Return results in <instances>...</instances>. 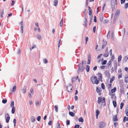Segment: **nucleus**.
<instances>
[{
	"label": "nucleus",
	"mask_w": 128,
	"mask_h": 128,
	"mask_svg": "<svg viewBox=\"0 0 128 128\" xmlns=\"http://www.w3.org/2000/svg\"><path fill=\"white\" fill-rule=\"evenodd\" d=\"M113 120L115 122L117 121L118 120V119L117 118V115H115L114 117L113 118Z\"/></svg>",
	"instance_id": "nucleus-20"
},
{
	"label": "nucleus",
	"mask_w": 128,
	"mask_h": 128,
	"mask_svg": "<svg viewBox=\"0 0 128 128\" xmlns=\"http://www.w3.org/2000/svg\"><path fill=\"white\" fill-rule=\"evenodd\" d=\"M106 125L104 122H100L99 123L98 127L99 128H103L105 127Z\"/></svg>",
	"instance_id": "nucleus-4"
},
{
	"label": "nucleus",
	"mask_w": 128,
	"mask_h": 128,
	"mask_svg": "<svg viewBox=\"0 0 128 128\" xmlns=\"http://www.w3.org/2000/svg\"><path fill=\"white\" fill-rule=\"evenodd\" d=\"M101 87L103 89H104L105 88L104 85L103 83H102L101 84Z\"/></svg>",
	"instance_id": "nucleus-39"
},
{
	"label": "nucleus",
	"mask_w": 128,
	"mask_h": 128,
	"mask_svg": "<svg viewBox=\"0 0 128 128\" xmlns=\"http://www.w3.org/2000/svg\"><path fill=\"white\" fill-rule=\"evenodd\" d=\"M37 38L40 40H41L42 39V38L40 34H38L37 35Z\"/></svg>",
	"instance_id": "nucleus-25"
},
{
	"label": "nucleus",
	"mask_w": 128,
	"mask_h": 128,
	"mask_svg": "<svg viewBox=\"0 0 128 128\" xmlns=\"http://www.w3.org/2000/svg\"><path fill=\"white\" fill-rule=\"evenodd\" d=\"M54 6H56L58 4V0H54Z\"/></svg>",
	"instance_id": "nucleus-22"
},
{
	"label": "nucleus",
	"mask_w": 128,
	"mask_h": 128,
	"mask_svg": "<svg viewBox=\"0 0 128 128\" xmlns=\"http://www.w3.org/2000/svg\"><path fill=\"white\" fill-rule=\"evenodd\" d=\"M10 106L11 107H14V102L13 101H12L11 102V103L10 104Z\"/></svg>",
	"instance_id": "nucleus-38"
},
{
	"label": "nucleus",
	"mask_w": 128,
	"mask_h": 128,
	"mask_svg": "<svg viewBox=\"0 0 128 128\" xmlns=\"http://www.w3.org/2000/svg\"><path fill=\"white\" fill-rule=\"evenodd\" d=\"M31 121L32 122H34L36 119V118L34 116H32L31 118Z\"/></svg>",
	"instance_id": "nucleus-16"
},
{
	"label": "nucleus",
	"mask_w": 128,
	"mask_h": 128,
	"mask_svg": "<svg viewBox=\"0 0 128 128\" xmlns=\"http://www.w3.org/2000/svg\"><path fill=\"white\" fill-rule=\"evenodd\" d=\"M122 58V56H121L120 55V56L118 58V62H120L121 60V59Z\"/></svg>",
	"instance_id": "nucleus-36"
},
{
	"label": "nucleus",
	"mask_w": 128,
	"mask_h": 128,
	"mask_svg": "<svg viewBox=\"0 0 128 128\" xmlns=\"http://www.w3.org/2000/svg\"><path fill=\"white\" fill-rule=\"evenodd\" d=\"M86 61H82V66H83V65H85L86 64Z\"/></svg>",
	"instance_id": "nucleus-46"
},
{
	"label": "nucleus",
	"mask_w": 128,
	"mask_h": 128,
	"mask_svg": "<svg viewBox=\"0 0 128 128\" xmlns=\"http://www.w3.org/2000/svg\"><path fill=\"white\" fill-rule=\"evenodd\" d=\"M23 28L24 27H20V29L22 30L21 32L22 34L24 32Z\"/></svg>",
	"instance_id": "nucleus-58"
},
{
	"label": "nucleus",
	"mask_w": 128,
	"mask_h": 128,
	"mask_svg": "<svg viewBox=\"0 0 128 128\" xmlns=\"http://www.w3.org/2000/svg\"><path fill=\"white\" fill-rule=\"evenodd\" d=\"M96 26H94L93 27V31L94 33H95L96 31Z\"/></svg>",
	"instance_id": "nucleus-50"
},
{
	"label": "nucleus",
	"mask_w": 128,
	"mask_h": 128,
	"mask_svg": "<svg viewBox=\"0 0 128 128\" xmlns=\"http://www.w3.org/2000/svg\"><path fill=\"white\" fill-rule=\"evenodd\" d=\"M123 121L124 122H125L126 121H128V117H127L126 116H124Z\"/></svg>",
	"instance_id": "nucleus-18"
},
{
	"label": "nucleus",
	"mask_w": 128,
	"mask_h": 128,
	"mask_svg": "<svg viewBox=\"0 0 128 128\" xmlns=\"http://www.w3.org/2000/svg\"><path fill=\"white\" fill-rule=\"evenodd\" d=\"M94 22H97V20H96V16H94Z\"/></svg>",
	"instance_id": "nucleus-51"
},
{
	"label": "nucleus",
	"mask_w": 128,
	"mask_h": 128,
	"mask_svg": "<svg viewBox=\"0 0 128 128\" xmlns=\"http://www.w3.org/2000/svg\"><path fill=\"white\" fill-rule=\"evenodd\" d=\"M107 44V42L106 41L103 43L102 48L103 49Z\"/></svg>",
	"instance_id": "nucleus-14"
},
{
	"label": "nucleus",
	"mask_w": 128,
	"mask_h": 128,
	"mask_svg": "<svg viewBox=\"0 0 128 128\" xmlns=\"http://www.w3.org/2000/svg\"><path fill=\"white\" fill-rule=\"evenodd\" d=\"M125 81L126 83L128 82V77H126L125 79Z\"/></svg>",
	"instance_id": "nucleus-41"
},
{
	"label": "nucleus",
	"mask_w": 128,
	"mask_h": 128,
	"mask_svg": "<svg viewBox=\"0 0 128 128\" xmlns=\"http://www.w3.org/2000/svg\"><path fill=\"white\" fill-rule=\"evenodd\" d=\"M114 68L116 69L117 68V63L116 62L114 64Z\"/></svg>",
	"instance_id": "nucleus-52"
},
{
	"label": "nucleus",
	"mask_w": 128,
	"mask_h": 128,
	"mask_svg": "<svg viewBox=\"0 0 128 128\" xmlns=\"http://www.w3.org/2000/svg\"><path fill=\"white\" fill-rule=\"evenodd\" d=\"M40 118H41V117L40 116H38L37 118V120L38 121H40Z\"/></svg>",
	"instance_id": "nucleus-47"
},
{
	"label": "nucleus",
	"mask_w": 128,
	"mask_h": 128,
	"mask_svg": "<svg viewBox=\"0 0 128 128\" xmlns=\"http://www.w3.org/2000/svg\"><path fill=\"white\" fill-rule=\"evenodd\" d=\"M96 115H98L100 114V112L98 110H97L96 112Z\"/></svg>",
	"instance_id": "nucleus-45"
},
{
	"label": "nucleus",
	"mask_w": 128,
	"mask_h": 128,
	"mask_svg": "<svg viewBox=\"0 0 128 128\" xmlns=\"http://www.w3.org/2000/svg\"><path fill=\"white\" fill-rule=\"evenodd\" d=\"M120 12V10H117L115 13V16L114 17V22H115V20L117 18H118L119 16V13Z\"/></svg>",
	"instance_id": "nucleus-6"
},
{
	"label": "nucleus",
	"mask_w": 128,
	"mask_h": 128,
	"mask_svg": "<svg viewBox=\"0 0 128 128\" xmlns=\"http://www.w3.org/2000/svg\"><path fill=\"white\" fill-rule=\"evenodd\" d=\"M36 104L37 106H39V101L38 100L36 101Z\"/></svg>",
	"instance_id": "nucleus-40"
},
{
	"label": "nucleus",
	"mask_w": 128,
	"mask_h": 128,
	"mask_svg": "<svg viewBox=\"0 0 128 128\" xmlns=\"http://www.w3.org/2000/svg\"><path fill=\"white\" fill-rule=\"evenodd\" d=\"M121 4H122L123 3H124L125 1V0H120Z\"/></svg>",
	"instance_id": "nucleus-56"
},
{
	"label": "nucleus",
	"mask_w": 128,
	"mask_h": 128,
	"mask_svg": "<svg viewBox=\"0 0 128 128\" xmlns=\"http://www.w3.org/2000/svg\"><path fill=\"white\" fill-rule=\"evenodd\" d=\"M26 86H24L22 90V93L25 94L26 92Z\"/></svg>",
	"instance_id": "nucleus-10"
},
{
	"label": "nucleus",
	"mask_w": 128,
	"mask_h": 128,
	"mask_svg": "<svg viewBox=\"0 0 128 128\" xmlns=\"http://www.w3.org/2000/svg\"><path fill=\"white\" fill-rule=\"evenodd\" d=\"M114 127L115 128H116V125H118V123L117 122H114Z\"/></svg>",
	"instance_id": "nucleus-62"
},
{
	"label": "nucleus",
	"mask_w": 128,
	"mask_h": 128,
	"mask_svg": "<svg viewBox=\"0 0 128 128\" xmlns=\"http://www.w3.org/2000/svg\"><path fill=\"white\" fill-rule=\"evenodd\" d=\"M104 56L107 57L108 56V52H106L105 53L103 54Z\"/></svg>",
	"instance_id": "nucleus-15"
},
{
	"label": "nucleus",
	"mask_w": 128,
	"mask_h": 128,
	"mask_svg": "<svg viewBox=\"0 0 128 128\" xmlns=\"http://www.w3.org/2000/svg\"><path fill=\"white\" fill-rule=\"evenodd\" d=\"M122 34L124 35V34L125 32V29L124 28H123L122 30Z\"/></svg>",
	"instance_id": "nucleus-28"
},
{
	"label": "nucleus",
	"mask_w": 128,
	"mask_h": 128,
	"mask_svg": "<svg viewBox=\"0 0 128 128\" xmlns=\"http://www.w3.org/2000/svg\"><path fill=\"white\" fill-rule=\"evenodd\" d=\"M128 7V3H127L126 4L124 7L125 8H127Z\"/></svg>",
	"instance_id": "nucleus-54"
},
{
	"label": "nucleus",
	"mask_w": 128,
	"mask_h": 128,
	"mask_svg": "<svg viewBox=\"0 0 128 128\" xmlns=\"http://www.w3.org/2000/svg\"><path fill=\"white\" fill-rule=\"evenodd\" d=\"M99 17L100 21L101 22H102L103 19V14H101L100 16Z\"/></svg>",
	"instance_id": "nucleus-13"
},
{
	"label": "nucleus",
	"mask_w": 128,
	"mask_h": 128,
	"mask_svg": "<svg viewBox=\"0 0 128 128\" xmlns=\"http://www.w3.org/2000/svg\"><path fill=\"white\" fill-rule=\"evenodd\" d=\"M110 4L112 10L113 11L114 9L115 2L114 0H111Z\"/></svg>",
	"instance_id": "nucleus-8"
},
{
	"label": "nucleus",
	"mask_w": 128,
	"mask_h": 128,
	"mask_svg": "<svg viewBox=\"0 0 128 128\" xmlns=\"http://www.w3.org/2000/svg\"><path fill=\"white\" fill-rule=\"evenodd\" d=\"M36 48V45H33L32 46V47L30 48V50H32V49Z\"/></svg>",
	"instance_id": "nucleus-24"
},
{
	"label": "nucleus",
	"mask_w": 128,
	"mask_h": 128,
	"mask_svg": "<svg viewBox=\"0 0 128 128\" xmlns=\"http://www.w3.org/2000/svg\"><path fill=\"white\" fill-rule=\"evenodd\" d=\"M79 121L80 122H84L83 118L82 117L80 118L79 119Z\"/></svg>",
	"instance_id": "nucleus-30"
},
{
	"label": "nucleus",
	"mask_w": 128,
	"mask_h": 128,
	"mask_svg": "<svg viewBox=\"0 0 128 128\" xmlns=\"http://www.w3.org/2000/svg\"><path fill=\"white\" fill-rule=\"evenodd\" d=\"M16 89V86H14L12 89V91L13 92H15Z\"/></svg>",
	"instance_id": "nucleus-27"
},
{
	"label": "nucleus",
	"mask_w": 128,
	"mask_h": 128,
	"mask_svg": "<svg viewBox=\"0 0 128 128\" xmlns=\"http://www.w3.org/2000/svg\"><path fill=\"white\" fill-rule=\"evenodd\" d=\"M105 66H100V68L102 69H104L105 68Z\"/></svg>",
	"instance_id": "nucleus-63"
},
{
	"label": "nucleus",
	"mask_w": 128,
	"mask_h": 128,
	"mask_svg": "<svg viewBox=\"0 0 128 128\" xmlns=\"http://www.w3.org/2000/svg\"><path fill=\"white\" fill-rule=\"evenodd\" d=\"M54 107L55 108V110L56 112H57L58 111V106H54Z\"/></svg>",
	"instance_id": "nucleus-32"
},
{
	"label": "nucleus",
	"mask_w": 128,
	"mask_h": 128,
	"mask_svg": "<svg viewBox=\"0 0 128 128\" xmlns=\"http://www.w3.org/2000/svg\"><path fill=\"white\" fill-rule=\"evenodd\" d=\"M114 79V77H113L110 80V82L112 83Z\"/></svg>",
	"instance_id": "nucleus-42"
},
{
	"label": "nucleus",
	"mask_w": 128,
	"mask_h": 128,
	"mask_svg": "<svg viewBox=\"0 0 128 128\" xmlns=\"http://www.w3.org/2000/svg\"><path fill=\"white\" fill-rule=\"evenodd\" d=\"M63 24V19H62L61 21H60V26H62V25Z\"/></svg>",
	"instance_id": "nucleus-33"
},
{
	"label": "nucleus",
	"mask_w": 128,
	"mask_h": 128,
	"mask_svg": "<svg viewBox=\"0 0 128 128\" xmlns=\"http://www.w3.org/2000/svg\"><path fill=\"white\" fill-rule=\"evenodd\" d=\"M66 124L67 125H69L70 124V121L69 120H67L66 121Z\"/></svg>",
	"instance_id": "nucleus-43"
},
{
	"label": "nucleus",
	"mask_w": 128,
	"mask_h": 128,
	"mask_svg": "<svg viewBox=\"0 0 128 128\" xmlns=\"http://www.w3.org/2000/svg\"><path fill=\"white\" fill-rule=\"evenodd\" d=\"M78 73L80 71L82 72L85 68V67L82 65L81 63H80L78 66Z\"/></svg>",
	"instance_id": "nucleus-2"
},
{
	"label": "nucleus",
	"mask_w": 128,
	"mask_h": 128,
	"mask_svg": "<svg viewBox=\"0 0 128 128\" xmlns=\"http://www.w3.org/2000/svg\"><path fill=\"white\" fill-rule=\"evenodd\" d=\"M91 82L93 84H98L99 83V81L97 80V77L96 76L92 77L91 78Z\"/></svg>",
	"instance_id": "nucleus-1"
},
{
	"label": "nucleus",
	"mask_w": 128,
	"mask_h": 128,
	"mask_svg": "<svg viewBox=\"0 0 128 128\" xmlns=\"http://www.w3.org/2000/svg\"><path fill=\"white\" fill-rule=\"evenodd\" d=\"M72 85L69 84L67 86L66 89L68 92H71L72 91Z\"/></svg>",
	"instance_id": "nucleus-5"
},
{
	"label": "nucleus",
	"mask_w": 128,
	"mask_h": 128,
	"mask_svg": "<svg viewBox=\"0 0 128 128\" xmlns=\"http://www.w3.org/2000/svg\"><path fill=\"white\" fill-rule=\"evenodd\" d=\"M80 125L78 124L74 126V128H79Z\"/></svg>",
	"instance_id": "nucleus-49"
},
{
	"label": "nucleus",
	"mask_w": 128,
	"mask_h": 128,
	"mask_svg": "<svg viewBox=\"0 0 128 128\" xmlns=\"http://www.w3.org/2000/svg\"><path fill=\"white\" fill-rule=\"evenodd\" d=\"M97 102L98 104H99L100 102H101L102 103H105V98L104 97L102 98V97L101 96L98 98Z\"/></svg>",
	"instance_id": "nucleus-3"
},
{
	"label": "nucleus",
	"mask_w": 128,
	"mask_h": 128,
	"mask_svg": "<svg viewBox=\"0 0 128 128\" xmlns=\"http://www.w3.org/2000/svg\"><path fill=\"white\" fill-rule=\"evenodd\" d=\"M88 9L89 10V12L88 13V14L89 15L91 16L92 15V10L90 8V6L88 7Z\"/></svg>",
	"instance_id": "nucleus-12"
},
{
	"label": "nucleus",
	"mask_w": 128,
	"mask_h": 128,
	"mask_svg": "<svg viewBox=\"0 0 128 128\" xmlns=\"http://www.w3.org/2000/svg\"><path fill=\"white\" fill-rule=\"evenodd\" d=\"M97 76H98L99 77L98 79L100 80L102 82V75L101 73L99 72L97 74Z\"/></svg>",
	"instance_id": "nucleus-9"
},
{
	"label": "nucleus",
	"mask_w": 128,
	"mask_h": 128,
	"mask_svg": "<svg viewBox=\"0 0 128 128\" xmlns=\"http://www.w3.org/2000/svg\"><path fill=\"white\" fill-rule=\"evenodd\" d=\"M69 115L71 116H74V114L73 112L70 111L69 112Z\"/></svg>",
	"instance_id": "nucleus-21"
},
{
	"label": "nucleus",
	"mask_w": 128,
	"mask_h": 128,
	"mask_svg": "<svg viewBox=\"0 0 128 128\" xmlns=\"http://www.w3.org/2000/svg\"><path fill=\"white\" fill-rule=\"evenodd\" d=\"M48 61L46 59H45L44 60V63L45 64L47 63L48 62Z\"/></svg>",
	"instance_id": "nucleus-55"
},
{
	"label": "nucleus",
	"mask_w": 128,
	"mask_h": 128,
	"mask_svg": "<svg viewBox=\"0 0 128 128\" xmlns=\"http://www.w3.org/2000/svg\"><path fill=\"white\" fill-rule=\"evenodd\" d=\"M7 102V100H3L2 101V103L3 104L6 103Z\"/></svg>",
	"instance_id": "nucleus-44"
},
{
	"label": "nucleus",
	"mask_w": 128,
	"mask_h": 128,
	"mask_svg": "<svg viewBox=\"0 0 128 128\" xmlns=\"http://www.w3.org/2000/svg\"><path fill=\"white\" fill-rule=\"evenodd\" d=\"M124 103L122 102L120 104V108L122 109L124 106Z\"/></svg>",
	"instance_id": "nucleus-35"
},
{
	"label": "nucleus",
	"mask_w": 128,
	"mask_h": 128,
	"mask_svg": "<svg viewBox=\"0 0 128 128\" xmlns=\"http://www.w3.org/2000/svg\"><path fill=\"white\" fill-rule=\"evenodd\" d=\"M128 112V107H127L126 108L124 112Z\"/></svg>",
	"instance_id": "nucleus-61"
},
{
	"label": "nucleus",
	"mask_w": 128,
	"mask_h": 128,
	"mask_svg": "<svg viewBox=\"0 0 128 128\" xmlns=\"http://www.w3.org/2000/svg\"><path fill=\"white\" fill-rule=\"evenodd\" d=\"M113 105L114 107H115L116 106V102L115 101H113L112 102Z\"/></svg>",
	"instance_id": "nucleus-31"
},
{
	"label": "nucleus",
	"mask_w": 128,
	"mask_h": 128,
	"mask_svg": "<svg viewBox=\"0 0 128 128\" xmlns=\"http://www.w3.org/2000/svg\"><path fill=\"white\" fill-rule=\"evenodd\" d=\"M13 122L14 123V126H15L16 124V119L14 118V119Z\"/></svg>",
	"instance_id": "nucleus-37"
},
{
	"label": "nucleus",
	"mask_w": 128,
	"mask_h": 128,
	"mask_svg": "<svg viewBox=\"0 0 128 128\" xmlns=\"http://www.w3.org/2000/svg\"><path fill=\"white\" fill-rule=\"evenodd\" d=\"M5 117H6V123H8L10 120V116L8 113L6 114H5Z\"/></svg>",
	"instance_id": "nucleus-7"
},
{
	"label": "nucleus",
	"mask_w": 128,
	"mask_h": 128,
	"mask_svg": "<svg viewBox=\"0 0 128 128\" xmlns=\"http://www.w3.org/2000/svg\"><path fill=\"white\" fill-rule=\"evenodd\" d=\"M107 62V60H104L103 62L102 63V65H104L106 64Z\"/></svg>",
	"instance_id": "nucleus-34"
},
{
	"label": "nucleus",
	"mask_w": 128,
	"mask_h": 128,
	"mask_svg": "<svg viewBox=\"0 0 128 128\" xmlns=\"http://www.w3.org/2000/svg\"><path fill=\"white\" fill-rule=\"evenodd\" d=\"M111 64V61H110L107 63V65L108 66H109Z\"/></svg>",
	"instance_id": "nucleus-53"
},
{
	"label": "nucleus",
	"mask_w": 128,
	"mask_h": 128,
	"mask_svg": "<svg viewBox=\"0 0 128 128\" xmlns=\"http://www.w3.org/2000/svg\"><path fill=\"white\" fill-rule=\"evenodd\" d=\"M111 38L112 40H114L113 33V32L111 34Z\"/></svg>",
	"instance_id": "nucleus-59"
},
{
	"label": "nucleus",
	"mask_w": 128,
	"mask_h": 128,
	"mask_svg": "<svg viewBox=\"0 0 128 128\" xmlns=\"http://www.w3.org/2000/svg\"><path fill=\"white\" fill-rule=\"evenodd\" d=\"M102 54H100L97 57V58L98 59L99 58H100L101 56H102Z\"/></svg>",
	"instance_id": "nucleus-60"
},
{
	"label": "nucleus",
	"mask_w": 128,
	"mask_h": 128,
	"mask_svg": "<svg viewBox=\"0 0 128 128\" xmlns=\"http://www.w3.org/2000/svg\"><path fill=\"white\" fill-rule=\"evenodd\" d=\"M4 10L2 9L1 10V12H0V16L1 18H2L3 17V14H4Z\"/></svg>",
	"instance_id": "nucleus-26"
},
{
	"label": "nucleus",
	"mask_w": 128,
	"mask_h": 128,
	"mask_svg": "<svg viewBox=\"0 0 128 128\" xmlns=\"http://www.w3.org/2000/svg\"><path fill=\"white\" fill-rule=\"evenodd\" d=\"M16 110V108L15 107H13L12 108V114H14Z\"/></svg>",
	"instance_id": "nucleus-19"
},
{
	"label": "nucleus",
	"mask_w": 128,
	"mask_h": 128,
	"mask_svg": "<svg viewBox=\"0 0 128 128\" xmlns=\"http://www.w3.org/2000/svg\"><path fill=\"white\" fill-rule=\"evenodd\" d=\"M102 90L101 89V88H97L96 89V91L98 93V94L99 95H101V94L100 93V92Z\"/></svg>",
	"instance_id": "nucleus-11"
},
{
	"label": "nucleus",
	"mask_w": 128,
	"mask_h": 128,
	"mask_svg": "<svg viewBox=\"0 0 128 128\" xmlns=\"http://www.w3.org/2000/svg\"><path fill=\"white\" fill-rule=\"evenodd\" d=\"M90 67L89 65H87L86 66V71L87 72H89V70H90Z\"/></svg>",
	"instance_id": "nucleus-17"
},
{
	"label": "nucleus",
	"mask_w": 128,
	"mask_h": 128,
	"mask_svg": "<svg viewBox=\"0 0 128 128\" xmlns=\"http://www.w3.org/2000/svg\"><path fill=\"white\" fill-rule=\"evenodd\" d=\"M116 87H114L111 90V92L112 93H114L116 91Z\"/></svg>",
	"instance_id": "nucleus-29"
},
{
	"label": "nucleus",
	"mask_w": 128,
	"mask_h": 128,
	"mask_svg": "<svg viewBox=\"0 0 128 128\" xmlns=\"http://www.w3.org/2000/svg\"><path fill=\"white\" fill-rule=\"evenodd\" d=\"M52 121L50 120V121L48 123V124L49 126H51L52 125Z\"/></svg>",
	"instance_id": "nucleus-57"
},
{
	"label": "nucleus",
	"mask_w": 128,
	"mask_h": 128,
	"mask_svg": "<svg viewBox=\"0 0 128 128\" xmlns=\"http://www.w3.org/2000/svg\"><path fill=\"white\" fill-rule=\"evenodd\" d=\"M57 125L58 126V127L56 128H60V124L59 123H58Z\"/></svg>",
	"instance_id": "nucleus-64"
},
{
	"label": "nucleus",
	"mask_w": 128,
	"mask_h": 128,
	"mask_svg": "<svg viewBox=\"0 0 128 128\" xmlns=\"http://www.w3.org/2000/svg\"><path fill=\"white\" fill-rule=\"evenodd\" d=\"M19 25L20 26V27H24V23L22 21L19 23Z\"/></svg>",
	"instance_id": "nucleus-23"
},
{
	"label": "nucleus",
	"mask_w": 128,
	"mask_h": 128,
	"mask_svg": "<svg viewBox=\"0 0 128 128\" xmlns=\"http://www.w3.org/2000/svg\"><path fill=\"white\" fill-rule=\"evenodd\" d=\"M92 17L90 18V24L92 22Z\"/></svg>",
	"instance_id": "nucleus-48"
}]
</instances>
